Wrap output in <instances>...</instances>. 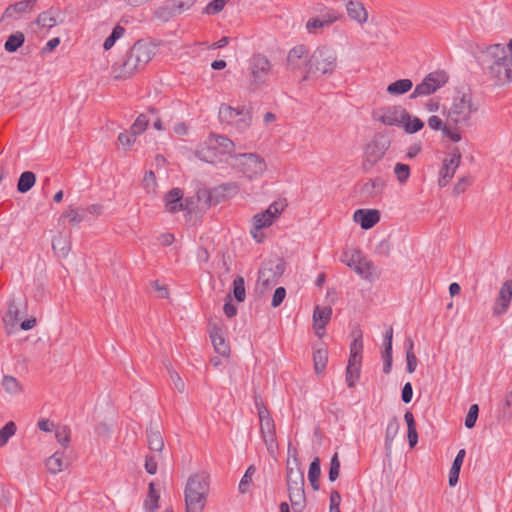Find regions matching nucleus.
Returning <instances> with one entry per match:
<instances>
[{
	"label": "nucleus",
	"instance_id": "nucleus-1",
	"mask_svg": "<svg viewBox=\"0 0 512 512\" xmlns=\"http://www.w3.org/2000/svg\"><path fill=\"white\" fill-rule=\"evenodd\" d=\"M478 63L494 84L501 86L512 81V58L501 44H493L482 49Z\"/></svg>",
	"mask_w": 512,
	"mask_h": 512
},
{
	"label": "nucleus",
	"instance_id": "nucleus-2",
	"mask_svg": "<svg viewBox=\"0 0 512 512\" xmlns=\"http://www.w3.org/2000/svg\"><path fill=\"white\" fill-rule=\"evenodd\" d=\"M478 111V105L473 101L471 93L458 92L452 99L449 107H443V115L447 118L448 127L454 132L472 125V115Z\"/></svg>",
	"mask_w": 512,
	"mask_h": 512
},
{
	"label": "nucleus",
	"instance_id": "nucleus-3",
	"mask_svg": "<svg viewBox=\"0 0 512 512\" xmlns=\"http://www.w3.org/2000/svg\"><path fill=\"white\" fill-rule=\"evenodd\" d=\"M155 52L154 47L143 41H137L129 49L123 60L113 65L115 79H127L142 70L151 61Z\"/></svg>",
	"mask_w": 512,
	"mask_h": 512
},
{
	"label": "nucleus",
	"instance_id": "nucleus-4",
	"mask_svg": "<svg viewBox=\"0 0 512 512\" xmlns=\"http://www.w3.org/2000/svg\"><path fill=\"white\" fill-rule=\"evenodd\" d=\"M235 144L227 137L212 134L196 151V156L207 163L221 162L234 151Z\"/></svg>",
	"mask_w": 512,
	"mask_h": 512
},
{
	"label": "nucleus",
	"instance_id": "nucleus-5",
	"mask_svg": "<svg viewBox=\"0 0 512 512\" xmlns=\"http://www.w3.org/2000/svg\"><path fill=\"white\" fill-rule=\"evenodd\" d=\"M338 65L336 51L328 46H320L310 55L308 79L313 76L318 78L334 73Z\"/></svg>",
	"mask_w": 512,
	"mask_h": 512
},
{
	"label": "nucleus",
	"instance_id": "nucleus-6",
	"mask_svg": "<svg viewBox=\"0 0 512 512\" xmlns=\"http://www.w3.org/2000/svg\"><path fill=\"white\" fill-rule=\"evenodd\" d=\"M389 147L390 141L384 136L375 137L369 142L364 149L361 165L363 171L368 173L373 170L382 160Z\"/></svg>",
	"mask_w": 512,
	"mask_h": 512
},
{
	"label": "nucleus",
	"instance_id": "nucleus-7",
	"mask_svg": "<svg viewBox=\"0 0 512 512\" xmlns=\"http://www.w3.org/2000/svg\"><path fill=\"white\" fill-rule=\"evenodd\" d=\"M255 405L258 411L262 439L267 447L268 452L273 454L277 448L274 420L270 416L268 409L257 397L255 398Z\"/></svg>",
	"mask_w": 512,
	"mask_h": 512
},
{
	"label": "nucleus",
	"instance_id": "nucleus-8",
	"mask_svg": "<svg viewBox=\"0 0 512 512\" xmlns=\"http://www.w3.org/2000/svg\"><path fill=\"white\" fill-rule=\"evenodd\" d=\"M248 69L249 87L251 90H255L268 81L271 72V64L266 56L256 54L249 60Z\"/></svg>",
	"mask_w": 512,
	"mask_h": 512
},
{
	"label": "nucleus",
	"instance_id": "nucleus-9",
	"mask_svg": "<svg viewBox=\"0 0 512 512\" xmlns=\"http://www.w3.org/2000/svg\"><path fill=\"white\" fill-rule=\"evenodd\" d=\"M219 119L221 122L234 124L238 129H246L252 122V108L241 107L234 108L226 104H222L219 108Z\"/></svg>",
	"mask_w": 512,
	"mask_h": 512
},
{
	"label": "nucleus",
	"instance_id": "nucleus-10",
	"mask_svg": "<svg viewBox=\"0 0 512 512\" xmlns=\"http://www.w3.org/2000/svg\"><path fill=\"white\" fill-rule=\"evenodd\" d=\"M284 271L285 262L283 259L265 261L258 272V285L263 288L261 293L277 284Z\"/></svg>",
	"mask_w": 512,
	"mask_h": 512
},
{
	"label": "nucleus",
	"instance_id": "nucleus-11",
	"mask_svg": "<svg viewBox=\"0 0 512 512\" xmlns=\"http://www.w3.org/2000/svg\"><path fill=\"white\" fill-rule=\"evenodd\" d=\"M235 166L249 179L256 178L266 170V163L259 155L254 153L238 154L234 157Z\"/></svg>",
	"mask_w": 512,
	"mask_h": 512
},
{
	"label": "nucleus",
	"instance_id": "nucleus-12",
	"mask_svg": "<svg viewBox=\"0 0 512 512\" xmlns=\"http://www.w3.org/2000/svg\"><path fill=\"white\" fill-rule=\"evenodd\" d=\"M446 82L447 76L444 72L429 73L421 83L416 85L409 98L415 99L421 96H429L443 87Z\"/></svg>",
	"mask_w": 512,
	"mask_h": 512
},
{
	"label": "nucleus",
	"instance_id": "nucleus-13",
	"mask_svg": "<svg viewBox=\"0 0 512 512\" xmlns=\"http://www.w3.org/2000/svg\"><path fill=\"white\" fill-rule=\"evenodd\" d=\"M310 55L309 49L305 45H297L288 52L287 69L291 71L304 70L305 75L301 81L308 80Z\"/></svg>",
	"mask_w": 512,
	"mask_h": 512
},
{
	"label": "nucleus",
	"instance_id": "nucleus-14",
	"mask_svg": "<svg viewBox=\"0 0 512 512\" xmlns=\"http://www.w3.org/2000/svg\"><path fill=\"white\" fill-rule=\"evenodd\" d=\"M375 118L387 126L401 127L403 120H408V112L402 106H389L379 110Z\"/></svg>",
	"mask_w": 512,
	"mask_h": 512
},
{
	"label": "nucleus",
	"instance_id": "nucleus-15",
	"mask_svg": "<svg viewBox=\"0 0 512 512\" xmlns=\"http://www.w3.org/2000/svg\"><path fill=\"white\" fill-rule=\"evenodd\" d=\"M461 162V153L457 147H455L451 153L449 159H444L443 166L440 170V178L438 180L440 187H445L449 181L453 178L457 168Z\"/></svg>",
	"mask_w": 512,
	"mask_h": 512
},
{
	"label": "nucleus",
	"instance_id": "nucleus-16",
	"mask_svg": "<svg viewBox=\"0 0 512 512\" xmlns=\"http://www.w3.org/2000/svg\"><path fill=\"white\" fill-rule=\"evenodd\" d=\"M209 477L205 473L191 475L186 483L184 494L208 495Z\"/></svg>",
	"mask_w": 512,
	"mask_h": 512
},
{
	"label": "nucleus",
	"instance_id": "nucleus-17",
	"mask_svg": "<svg viewBox=\"0 0 512 512\" xmlns=\"http://www.w3.org/2000/svg\"><path fill=\"white\" fill-rule=\"evenodd\" d=\"M512 299V280H506L498 293L495 305L493 307V314L495 316L503 315L507 312Z\"/></svg>",
	"mask_w": 512,
	"mask_h": 512
},
{
	"label": "nucleus",
	"instance_id": "nucleus-18",
	"mask_svg": "<svg viewBox=\"0 0 512 512\" xmlns=\"http://www.w3.org/2000/svg\"><path fill=\"white\" fill-rule=\"evenodd\" d=\"M165 208L170 213H176L181 210H189V200L183 201V192L180 188L171 189L164 197Z\"/></svg>",
	"mask_w": 512,
	"mask_h": 512
},
{
	"label": "nucleus",
	"instance_id": "nucleus-19",
	"mask_svg": "<svg viewBox=\"0 0 512 512\" xmlns=\"http://www.w3.org/2000/svg\"><path fill=\"white\" fill-rule=\"evenodd\" d=\"M286 484L288 492L302 490L305 485L303 470L300 465L292 466L290 460L287 461L286 465Z\"/></svg>",
	"mask_w": 512,
	"mask_h": 512
},
{
	"label": "nucleus",
	"instance_id": "nucleus-20",
	"mask_svg": "<svg viewBox=\"0 0 512 512\" xmlns=\"http://www.w3.org/2000/svg\"><path fill=\"white\" fill-rule=\"evenodd\" d=\"M353 219L362 229L368 230L380 221V212L376 209H358L354 212Z\"/></svg>",
	"mask_w": 512,
	"mask_h": 512
},
{
	"label": "nucleus",
	"instance_id": "nucleus-21",
	"mask_svg": "<svg viewBox=\"0 0 512 512\" xmlns=\"http://www.w3.org/2000/svg\"><path fill=\"white\" fill-rule=\"evenodd\" d=\"M427 123L432 130L442 131L443 136L454 143L462 139L461 133L454 132L453 128L448 127L447 119L443 121L439 116L433 115L428 118Z\"/></svg>",
	"mask_w": 512,
	"mask_h": 512
},
{
	"label": "nucleus",
	"instance_id": "nucleus-22",
	"mask_svg": "<svg viewBox=\"0 0 512 512\" xmlns=\"http://www.w3.org/2000/svg\"><path fill=\"white\" fill-rule=\"evenodd\" d=\"M332 315V308L329 306L319 307L316 306L313 312V325L319 337L323 335L319 330H324L326 324L330 321Z\"/></svg>",
	"mask_w": 512,
	"mask_h": 512
},
{
	"label": "nucleus",
	"instance_id": "nucleus-23",
	"mask_svg": "<svg viewBox=\"0 0 512 512\" xmlns=\"http://www.w3.org/2000/svg\"><path fill=\"white\" fill-rule=\"evenodd\" d=\"M36 1L37 0H22L17 3L11 4L4 11L3 17L15 18L17 16L29 13L32 11Z\"/></svg>",
	"mask_w": 512,
	"mask_h": 512
},
{
	"label": "nucleus",
	"instance_id": "nucleus-24",
	"mask_svg": "<svg viewBox=\"0 0 512 512\" xmlns=\"http://www.w3.org/2000/svg\"><path fill=\"white\" fill-rule=\"evenodd\" d=\"M346 10L349 18L359 24H364L368 19V13L364 5L359 1H348Z\"/></svg>",
	"mask_w": 512,
	"mask_h": 512
},
{
	"label": "nucleus",
	"instance_id": "nucleus-25",
	"mask_svg": "<svg viewBox=\"0 0 512 512\" xmlns=\"http://www.w3.org/2000/svg\"><path fill=\"white\" fill-rule=\"evenodd\" d=\"M148 447L155 452H161L164 448V440L158 426L152 423L146 430Z\"/></svg>",
	"mask_w": 512,
	"mask_h": 512
},
{
	"label": "nucleus",
	"instance_id": "nucleus-26",
	"mask_svg": "<svg viewBox=\"0 0 512 512\" xmlns=\"http://www.w3.org/2000/svg\"><path fill=\"white\" fill-rule=\"evenodd\" d=\"M210 338L215 351L222 355L228 356L230 352L229 344L226 342L220 328L214 326L210 331Z\"/></svg>",
	"mask_w": 512,
	"mask_h": 512
},
{
	"label": "nucleus",
	"instance_id": "nucleus-27",
	"mask_svg": "<svg viewBox=\"0 0 512 512\" xmlns=\"http://www.w3.org/2000/svg\"><path fill=\"white\" fill-rule=\"evenodd\" d=\"M60 14L61 12L58 8L52 7L47 11L40 13L35 23L42 28H52L59 23L58 18Z\"/></svg>",
	"mask_w": 512,
	"mask_h": 512
},
{
	"label": "nucleus",
	"instance_id": "nucleus-28",
	"mask_svg": "<svg viewBox=\"0 0 512 512\" xmlns=\"http://www.w3.org/2000/svg\"><path fill=\"white\" fill-rule=\"evenodd\" d=\"M399 429H400L399 420L397 417L394 416L389 420L388 425L386 427V432H385V450H386L387 456L391 455L392 444H393L395 437L397 436V434L399 432Z\"/></svg>",
	"mask_w": 512,
	"mask_h": 512
},
{
	"label": "nucleus",
	"instance_id": "nucleus-29",
	"mask_svg": "<svg viewBox=\"0 0 512 512\" xmlns=\"http://www.w3.org/2000/svg\"><path fill=\"white\" fill-rule=\"evenodd\" d=\"M184 496L185 512H203L208 495L184 494Z\"/></svg>",
	"mask_w": 512,
	"mask_h": 512
},
{
	"label": "nucleus",
	"instance_id": "nucleus-30",
	"mask_svg": "<svg viewBox=\"0 0 512 512\" xmlns=\"http://www.w3.org/2000/svg\"><path fill=\"white\" fill-rule=\"evenodd\" d=\"M413 87L411 79H399L387 86V92L392 96H399L409 92Z\"/></svg>",
	"mask_w": 512,
	"mask_h": 512
},
{
	"label": "nucleus",
	"instance_id": "nucleus-31",
	"mask_svg": "<svg viewBox=\"0 0 512 512\" xmlns=\"http://www.w3.org/2000/svg\"><path fill=\"white\" fill-rule=\"evenodd\" d=\"M52 249L59 257H66L71 249L70 241L67 237L59 233L52 240Z\"/></svg>",
	"mask_w": 512,
	"mask_h": 512
},
{
	"label": "nucleus",
	"instance_id": "nucleus-32",
	"mask_svg": "<svg viewBox=\"0 0 512 512\" xmlns=\"http://www.w3.org/2000/svg\"><path fill=\"white\" fill-rule=\"evenodd\" d=\"M289 500L294 512H303L306 507L305 490L289 491Z\"/></svg>",
	"mask_w": 512,
	"mask_h": 512
},
{
	"label": "nucleus",
	"instance_id": "nucleus-33",
	"mask_svg": "<svg viewBox=\"0 0 512 512\" xmlns=\"http://www.w3.org/2000/svg\"><path fill=\"white\" fill-rule=\"evenodd\" d=\"M177 15H180V12L176 3L173 5L160 6L154 11V16L163 22H167Z\"/></svg>",
	"mask_w": 512,
	"mask_h": 512
},
{
	"label": "nucleus",
	"instance_id": "nucleus-34",
	"mask_svg": "<svg viewBox=\"0 0 512 512\" xmlns=\"http://www.w3.org/2000/svg\"><path fill=\"white\" fill-rule=\"evenodd\" d=\"M36 182V175L32 171L23 172L17 182V190L20 193L28 192Z\"/></svg>",
	"mask_w": 512,
	"mask_h": 512
},
{
	"label": "nucleus",
	"instance_id": "nucleus-35",
	"mask_svg": "<svg viewBox=\"0 0 512 512\" xmlns=\"http://www.w3.org/2000/svg\"><path fill=\"white\" fill-rule=\"evenodd\" d=\"M46 467L48 471L52 474H57L61 472L64 467H66V464L63 461L62 453L55 452L52 456H50L46 460Z\"/></svg>",
	"mask_w": 512,
	"mask_h": 512
},
{
	"label": "nucleus",
	"instance_id": "nucleus-36",
	"mask_svg": "<svg viewBox=\"0 0 512 512\" xmlns=\"http://www.w3.org/2000/svg\"><path fill=\"white\" fill-rule=\"evenodd\" d=\"M19 316H20V309L16 305L15 301L11 300L8 305L7 313L3 318L6 328H8V326H12V327L15 326L20 319Z\"/></svg>",
	"mask_w": 512,
	"mask_h": 512
},
{
	"label": "nucleus",
	"instance_id": "nucleus-37",
	"mask_svg": "<svg viewBox=\"0 0 512 512\" xmlns=\"http://www.w3.org/2000/svg\"><path fill=\"white\" fill-rule=\"evenodd\" d=\"M374 270L375 266L373 262L367 259L365 256H363L361 261H359V264H357L356 269L354 271L364 279H371Z\"/></svg>",
	"mask_w": 512,
	"mask_h": 512
},
{
	"label": "nucleus",
	"instance_id": "nucleus-38",
	"mask_svg": "<svg viewBox=\"0 0 512 512\" xmlns=\"http://www.w3.org/2000/svg\"><path fill=\"white\" fill-rule=\"evenodd\" d=\"M320 474H321L320 459L318 457H316L310 463L309 471H308V479H309L310 484L314 490L319 489L318 479L320 477Z\"/></svg>",
	"mask_w": 512,
	"mask_h": 512
},
{
	"label": "nucleus",
	"instance_id": "nucleus-39",
	"mask_svg": "<svg viewBox=\"0 0 512 512\" xmlns=\"http://www.w3.org/2000/svg\"><path fill=\"white\" fill-rule=\"evenodd\" d=\"M25 41V36L22 32H16L14 34H11L5 44L4 48L7 52L12 53L18 50Z\"/></svg>",
	"mask_w": 512,
	"mask_h": 512
},
{
	"label": "nucleus",
	"instance_id": "nucleus-40",
	"mask_svg": "<svg viewBox=\"0 0 512 512\" xmlns=\"http://www.w3.org/2000/svg\"><path fill=\"white\" fill-rule=\"evenodd\" d=\"M401 127L406 133L413 134L420 131L424 127V122L420 118L411 116L408 113V120H403Z\"/></svg>",
	"mask_w": 512,
	"mask_h": 512
},
{
	"label": "nucleus",
	"instance_id": "nucleus-41",
	"mask_svg": "<svg viewBox=\"0 0 512 512\" xmlns=\"http://www.w3.org/2000/svg\"><path fill=\"white\" fill-rule=\"evenodd\" d=\"M384 182L381 178L369 180L362 186V193L367 197L376 196L383 188Z\"/></svg>",
	"mask_w": 512,
	"mask_h": 512
},
{
	"label": "nucleus",
	"instance_id": "nucleus-42",
	"mask_svg": "<svg viewBox=\"0 0 512 512\" xmlns=\"http://www.w3.org/2000/svg\"><path fill=\"white\" fill-rule=\"evenodd\" d=\"M363 254L360 250L352 249L347 250L342 254L341 261L353 270L356 269L357 264L361 261Z\"/></svg>",
	"mask_w": 512,
	"mask_h": 512
},
{
	"label": "nucleus",
	"instance_id": "nucleus-43",
	"mask_svg": "<svg viewBox=\"0 0 512 512\" xmlns=\"http://www.w3.org/2000/svg\"><path fill=\"white\" fill-rule=\"evenodd\" d=\"M314 369L317 374L322 373L328 361V352L326 349H318L313 354Z\"/></svg>",
	"mask_w": 512,
	"mask_h": 512
},
{
	"label": "nucleus",
	"instance_id": "nucleus-44",
	"mask_svg": "<svg viewBox=\"0 0 512 512\" xmlns=\"http://www.w3.org/2000/svg\"><path fill=\"white\" fill-rule=\"evenodd\" d=\"M232 294L237 302H243L246 298L245 281L242 276H237L233 280Z\"/></svg>",
	"mask_w": 512,
	"mask_h": 512
},
{
	"label": "nucleus",
	"instance_id": "nucleus-45",
	"mask_svg": "<svg viewBox=\"0 0 512 512\" xmlns=\"http://www.w3.org/2000/svg\"><path fill=\"white\" fill-rule=\"evenodd\" d=\"M320 12L319 18L321 22H323L324 27L330 26L341 18V15L337 11L327 7L321 9Z\"/></svg>",
	"mask_w": 512,
	"mask_h": 512
},
{
	"label": "nucleus",
	"instance_id": "nucleus-46",
	"mask_svg": "<svg viewBox=\"0 0 512 512\" xmlns=\"http://www.w3.org/2000/svg\"><path fill=\"white\" fill-rule=\"evenodd\" d=\"M2 386L9 394H17L21 392V385L13 376L5 375L2 380Z\"/></svg>",
	"mask_w": 512,
	"mask_h": 512
},
{
	"label": "nucleus",
	"instance_id": "nucleus-47",
	"mask_svg": "<svg viewBox=\"0 0 512 512\" xmlns=\"http://www.w3.org/2000/svg\"><path fill=\"white\" fill-rule=\"evenodd\" d=\"M125 32V29L120 26V25H116L111 34L105 39L104 41V44H103V48L105 50H109L113 47V45L115 44L116 40H118L119 38H121L123 36Z\"/></svg>",
	"mask_w": 512,
	"mask_h": 512
},
{
	"label": "nucleus",
	"instance_id": "nucleus-48",
	"mask_svg": "<svg viewBox=\"0 0 512 512\" xmlns=\"http://www.w3.org/2000/svg\"><path fill=\"white\" fill-rule=\"evenodd\" d=\"M255 472H256V468L254 465H250L247 468L245 474L243 475V477L241 478L240 483H239L238 489H239L240 493L244 494L248 491L249 486L252 482V477Z\"/></svg>",
	"mask_w": 512,
	"mask_h": 512
},
{
	"label": "nucleus",
	"instance_id": "nucleus-49",
	"mask_svg": "<svg viewBox=\"0 0 512 512\" xmlns=\"http://www.w3.org/2000/svg\"><path fill=\"white\" fill-rule=\"evenodd\" d=\"M62 218H69V221L73 224H78L82 222L85 218L84 210H79L76 208L69 207L60 217V220Z\"/></svg>",
	"mask_w": 512,
	"mask_h": 512
},
{
	"label": "nucleus",
	"instance_id": "nucleus-50",
	"mask_svg": "<svg viewBox=\"0 0 512 512\" xmlns=\"http://www.w3.org/2000/svg\"><path fill=\"white\" fill-rule=\"evenodd\" d=\"M149 124V118L147 117L146 114H140L136 120L134 121V123L132 124V126L130 127L131 131L133 134H136L137 136L142 134L147 126Z\"/></svg>",
	"mask_w": 512,
	"mask_h": 512
},
{
	"label": "nucleus",
	"instance_id": "nucleus-51",
	"mask_svg": "<svg viewBox=\"0 0 512 512\" xmlns=\"http://www.w3.org/2000/svg\"><path fill=\"white\" fill-rule=\"evenodd\" d=\"M16 432V425L10 421L0 429V447L4 446Z\"/></svg>",
	"mask_w": 512,
	"mask_h": 512
},
{
	"label": "nucleus",
	"instance_id": "nucleus-52",
	"mask_svg": "<svg viewBox=\"0 0 512 512\" xmlns=\"http://www.w3.org/2000/svg\"><path fill=\"white\" fill-rule=\"evenodd\" d=\"M159 494L155 490L154 483L149 484V493L145 501V506L148 510L154 511L158 508Z\"/></svg>",
	"mask_w": 512,
	"mask_h": 512
},
{
	"label": "nucleus",
	"instance_id": "nucleus-53",
	"mask_svg": "<svg viewBox=\"0 0 512 512\" xmlns=\"http://www.w3.org/2000/svg\"><path fill=\"white\" fill-rule=\"evenodd\" d=\"M284 207L285 204L282 202H273L264 212L260 213V217L265 218L267 216L274 220L283 211Z\"/></svg>",
	"mask_w": 512,
	"mask_h": 512
},
{
	"label": "nucleus",
	"instance_id": "nucleus-54",
	"mask_svg": "<svg viewBox=\"0 0 512 512\" xmlns=\"http://www.w3.org/2000/svg\"><path fill=\"white\" fill-rule=\"evenodd\" d=\"M394 174L397 180L403 184L410 176V167L407 164L397 163L394 167Z\"/></svg>",
	"mask_w": 512,
	"mask_h": 512
},
{
	"label": "nucleus",
	"instance_id": "nucleus-55",
	"mask_svg": "<svg viewBox=\"0 0 512 512\" xmlns=\"http://www.w3.org/2000/svg\"><path fill=\"white\" fill-rule=\"evenodd\" d=\"M55 437L64 448L68 447L70 442V428L68 426L57 427Z\"/></svg>",
	"mask_w": 512,
	"mask_h": 512
},
{
	"label": "nucleus",
	"instance_id": "nucleus-56",
	"mask_svg": "<svg viewBox=\"0 0 512 512\" xmlns=\"http://www.w3.org/2000/svg\"><path fill=\"white\" fill-rule=\"evenodd\" d=\"M340 471V461L338 457V453H335L330 461V467L328 472V478L331 482H334L339 477Z\"/></svg>",
	"mask_w": 512,
	"mask_h": 512
},
{
	"label": "nucleus",
	"instance_id": "nucleus-57",
	"mask_svg": "<svg viewBox=\"0 0 512 512\" xmlns=\"http://www.w3.org/2000/svg\"><path fill=\"white\" fill-rule=\"evenodd\" d=\"M479 414V406L477 404H473L470 406L469 411L465 417V427L468 429H472L476 421L478 419Z\"/></svg>",
	"mask_w": 512,
	"mask_h": 512
},
{
	"label": "nucleus",
	"instance_id": "nucleus-58",
	"mask_svg": "<svg viewBox=\"0 0 512 512\" xmlns=\"http://www.w3.org/2000/svg\"><path fill=\"white\" fill-rule=\"evenodd\" d=\"M228 0H213L205 7L204 13L208 15H215L221 12Z\"/></svg>",
	"mask_w": 512,
	"mask_h": 512
},
{
	"label": "nucleus",
	"instance_id": "nucleus-59",
	"mask_svg": "<svg viewBox=\"0 0 512 512\" xmlns=\"http://www.w3.org/2000/svg\"><path fill=\"white\" fill-rule=\"evenodd\" d=\"M136 134H133L131 129L129 131L122 132L118 135V141L124 147H131L136 141Z\"/></svg>",
	"mask_w": 512,
	"mask_h": 512
},
{
	"label": "nucleus",
	"instance_id": "nucleus-60",
	"mask_svg": "<svg viewBox=\"0 0 512 512\" xmlns=\"http://www.w3.org/2000/svg\"><path fill=\"white\" fill-rule=\"evenodd\" d=\"M143 185L144 188L147 190V192H155L157 183H156V177L152 170L147 171L145 173L144 179H143Z\"/></svg>",
	"mask_w": 512,
	"mask_h": 512
},
{
	"label": "nucleus",
	"instance_id": "nucleus-61",
	"mask_svg": "<svg viewBox=\"0 0 512 512\" xmlns=\"http://www.w3.org/2000/svg\"><path fill=\"white\" fill-rule=\"evenodd\" d=\"M324 28L323 22H321L319 16L310 18L306 22V29L310 34H317L318 30Z\"/></svg>",
	"mask_w": 512,
	"mask_h": 512
},
{
	"label": "nucleus",
	"instance_id": "nucleus-62",
	"mask_svg": "<svg viewBox=\"0 0 512 512\" xmlns=\"http://www.w3.org/2000/svg\"><path fill=\"white\" fill-rule=\"evenodd\" d=\"M168 372H169V375H170V378H171V381L173 382L174 384V387L180 392V393H183L185 391V383L184 381L182 380V378L179 376V374L173 370V369H168Z\"/></svg>",
	"mask_w": 512,
	"mask_h": 512
},
{
	"label": "nucleus",
	"instance_id": "nucleus-63",
	"mask_svg": "<svg viewBox=\"0 0 512 512\" xmlns=\"http://www.w3.org/2000/svg\"><path fill=\"white\" fill-rule=\"evenodd\" d=\"M286 297V289L284 287H278L274 291L271 305L272 307L276 308L282 304Z\"/></svg>",
	"mask_w": 512,
	"mask_h": 512
},
{
	"label": "nucleus",
	"instance_id": "nucleus-64",
	"mask_svg": "<svg viewBox=\"0 0 512 512\" xmlns=\"http://www.w3.org/2000/svg\"><path fill=\"white\" fill-rule=\"evenodd\" d=\"M470 184H471L470 176L461 177L453 188L454 194L459 195V194L463 193Z\"/></svg>",
	"mask_w": 512,
	"mask_h": 512
}]
</instances>
